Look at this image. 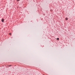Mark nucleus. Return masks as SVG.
<instances>
[{"label": "nucleus", "instance_id": "nucleus-1", "mask_svg": "<svg viewBox=\"0 0 75 75\" xmlns=\"http://www.w3.org/2000/svg\"><path fill=\"white\" fill-rule=\"evenodd\" d=\"M4 19H2L1 20V21L2 22H4Z\"/></svg>", "mask_w": 75, "mask_h": 75}, {"label": "nucleus", "instance_id": "nucleus-2", "mask_svg": "<svg viewBox=\"0 0 75 75\" xmlns=\"http://www.w3.org/2000/svg\"><path fill=\"white\" fill-rule=\"evenodd\" d=\"M68 18H65V20H68Z\"/></svg>", "mask_w": 75, "mask_h": 75}, {"label": "nucleus", "instance_id": "nucleus-3", "mask_svg": "<svg viewBox=\"0 0 75 75\" xmlns=\"http://www.w3.org/2000/svg\"><path fill=\"white\" fill-rule=\"evenodd\" d=\"M59 40V38H57V40Z\"/></svg>", "mask_w": 75, "mask_h": 75}, {"label": "nucleus", "instance_id": "nucleus-4", "mask_svg": "<svg viewBox=\"0 0 75 75\" xmlns=\"http://www.w3.org/2000/svg\"><path fill=\"white\" fill-rule=\"evenodd\" d=\"M20 1V0H17V1Z\"/></svg>", "mask_w": 75, "mask_h": 75}, {"label": "nucleus", "instance_id": "nucleus-5", "mask_svg": "<svg viewBox=\"0 0 75 75\" xmlns=\"http://www.w3.org/2000/svg\"><path fill=\"white\" fill-rule=\"evenodd\" d=\"M9 35H11V33H10Z\"/></svg>", "mask_w": 75, "mask_h": 75}, {"label": "nucleus", "instance_id": "nucleus-6", "mask_svg": "<svg viewBox=\"0 0 75 75\" xmlns=\"http://www.w3.org/2000/svg\"><path fill=\"white\" fill-rule=\"evenodd\" d=\"M9 66H10V67H11V65H10Z\"/></svg>", "mask_w": 75, "mask_h": 75}]
</instances>
